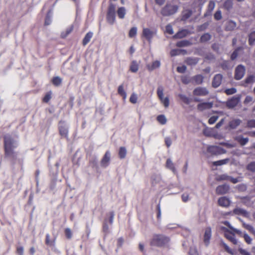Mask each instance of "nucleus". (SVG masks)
Returning <instances> with one entry per match:
<instances>
[{
    "instance_id": "f257e3e1",
    "label": "nucleus",
    "mask_w": 255,
    "mask_h": 255,
    "mask_svg": "<svg viewBox=\"0 0 255 255\" xmlns=\"http://www.w3.org/2000/svg\"><path fill=\"white\" fill-rule=\"evenodd\" d=\"M5 154L6 156L14 157L15 153L14 148L17 146V141L13 139L10 135H6L4 137Z\"/></svg>"
},
{
    "instance_id": "f03ea898",
    "label": "nucleus",
    "mask_w": 255,
    "mask_h": 255,
    "mask_svg": "<svg viewBox=\"0 0 255 255\" xmlns=\"http://www.w3.org/2000/svg\"><path fill=\"white\" fill-rule=\"evenodd\" d=\"M169 242V239L163 235H155L153 236L151 241L152 245L161 247L165 246Z\"/></svg>"
},
{
    "instance_id": "7ed1b4c3",
    "label": "nucleus",
    "mask_w": 255,
    "mask_h": 255,
    "mask_svg": "<svg viewBox=\"0 0 255 255\" xmlns=\"http://www.w3.org/2000/svg\"><path fill=\"white\" fill-rule=\"evenodd\" d=\"M116 6L113 3H110L108 7L106 19L108 22L112 25L116 20Z\"/></svg>"
},
{
    "instance_id": "20e7f679",
    "label": "nucleus",
    "mask_w": 255,
    "mask_h": 255,
    "mask_svg": "<svg viewBox=\"0 0 255 255\" xmlns=\"http://www.w3.org/2000/svg\"><path fill=\"white\" fill-rule=\"evenodd\" d=\"M178 9L176 5L167 4L162 9L161 14L163 16H169L175 13Z\"/></svg>"
},
{
    "instance_id": "39448f33",
    "label": "nucleus",
    "mask_w": 255,
    "mask_h": 255,
    "mask_svg": "<svg viewBox=\"0 0 255 255\" xmlns=\"http://www.w3.org/2000/svg\"><path fill=\"white\" fill-rule=\"evenodd\" d=\"M156 30L154 28H143L142 36L144 37L149 43H150L153 37L156 35Z\"/></svg>"
},
{
    "instance_id": "423d86ee",
    "label": "nucleus",
    "mask_w": 255,
    "mask_h": 255,
    "mask_svg": "<svg viewBox=\"0 0 255 255\" xmlns=\"http://www.w3.org/2000/svg\"><path fill=\"white\" fill-rule=\"evenodd\" d=\"M246 68L243 65H238L235 69V79L237 80H241L245 75Z\"/></svg>"
},
{
    "instance_id": "0eeeda50",
    "label": "nucleus",
    "mask_w": 255,
    "mask_h": 255,
    "mask_svg": "<svg viewBox=\"0 0 255 255\" xmlns=\"http://www.w3.org/2000/svg\"><path fill=\"white\" fill-rule=\"evenodd\" d=\"M207 151L214 155L222 154L226 153L227 152L225 149L217 146H209L208 147Z\"/></svg>"
},
{
    "instance_id": "6e6552de",
    "label": "nucleus",
    "mask_w": 255,
    "mask_h": 255,
    "mask_svg": "<svg viewBox=\"0 0 255 255\" xmlns=\"http://www.w3.org/2000/svg\"><path fill=\"white\" fill-rule=\"evenodd\" d=\"M241 100V96L237 95L229 99L226 103L227 107L229 109H232L238 105Z\"/></svg>"
},
{
    "instance_id": "1a4fd4ad",
    "label": "nucleus",
    "mask_w": 255,
    "mask_h": 255,
    "mask_svg": "<svg viewBox=\"0 0 255 255\" xmlns=\"http://www.w3.org/2000/svg\"><path fill=\"white\" fill-rule=\"evenodd\" d=\"M59 131L60 134L63 137H67L68 133V127L64 122H60L59 124Z\"/></svg>"
},
{
    "instance_id": "9d476101",
    "label": "nucleus",
    "mask_w": 255,
    "mask_h": 255,
    "mask_svg": "<svg viewBox=\"0 0 255 255\" xmlns=\"http://www.w3.org/2000/svg\"><path fill=\"white\" fill-rule=\"evenodd\" d=\"M209 91L205 87H199L196 88L193 91V94L196 96H206L209 94Z\"/></svg>"
},
{
    "instance_id": "9b49d317",
    "label": "nucleus",
    "mask_w": 255,
    "mask_h": 255,
    "mask_svg": "<svg viewBox=\"0 0 255 255\" xmlns=\"http://www.w3.org/2000/svg\"><path fill=\"white\" fill-rule=\"evenodd\" d=\"M111 160V153L107 151L100 162V165L103 168H106L110 164Z\"/></svg>"
},
{
    "instance_id": "f8f14e48",
    "label": "nucleus",
    "mask_w": 255,
    "mask_h": 255,
    "mask_svg": "<svg viewBox=\"0 0 255 255\" xmlns=\"http://www.w3.org/2000/svg\"><path fill=\"white\" fill-rule=\"evenodd\" d=\"M211 234V229L209 227L207 228L204 235V242L206 247L208 246L210 244Z\"/></svg>"
},
{
    "instance_id": "ddd939ff",
    "label": "nucleus",
    "mask_w": 255,
    "mask_h": 255,
    "mask_svg": "<svg viewBox=\"0 0 255 255\" xmlns=\"http://www.w3.org/2000/svg\"><path fill=\"white\" fill-rule=\"evenodd\" d=\"M213 106V102H204L197 105V109L199 111H203L204 110L212 108Z\"/></svg>"
},
{
    "instance_id": "4468645a",
    "label": "nucleus",
    "mask_w": 255,
    "mask_h": 255,
    "mask_svg": "<svg viewBox=\"0 0 255 255\" xmlns=\"http://www.w3.org/2000/svg\"><path fill=\"white\" fill-rule=\"evenodd\" d=\"M230 186L227 184L218 186L216 188V192L218 194H225L229 191Z\"/></svg>"
},
{
    "instance_id": "2eb2a0df",
    "label": "nucleus",
    "mask_w": 255,
    "mask_h": 255,
    "mask_svg": "<svg viewBox=\"0 0 255 255\" xmlns=\"http://www.w3.org/2000/svg\"><path fill=\"white\" fill-rule=\"evenodd\" d=\"M223 76L221 74H216L213 78L212 81V86L213 87L217 88L221 84Z\"/></svg>"
},
{
    "instance_id": "dca6fc26",
    "label": "nucleus",
    "mask_w": 255,
    "mask_h": 255,
    "mask_svg": "<svg viewBox=\"0 0 255 255\" xmlns=\"http://www.w3.org/2000/svg\"><path fill=\"white\" fill-rule=\"evenodd\" d=\"M165 167L167 169L172 171V172L174 174L177 173V170L175 168L174 163L173 162V161H172V160L170 158H168L166 160V163H165Z\"/></svg>"
},
{
    "instance_id": "f3484780",
    "label": "nucleus",
    "mask_w": 255,
    "mask_h": 255,
    "mask_svg": "<svg viewBox=\"0 0 255 255\" xmlns=\"http://www.w3.org/2000/svg\"><path fill=\"white\" fill-rule=\"evenodd\" d=\"M242 123V121L239 119H233L229 123V127L231 129H236Z\"/></svg>"
},
{
    "instance_id": "a211bd4d",
    "label": "nucleus",
    "mask_w": 255,
    "mask_h": 255,
    "mask_svg": "<svg viewBox=\"0 0 255 255\" xmlns=\"http://www.w3.org/2000/svg\"><path fill=\"white\" fill-rule=\"evenodd\" d=\"M230 200L226 197H222L218 199V204L220 206L227 207L230 204Z\"/></svg>"
},
{
    "instance_id": "6ab92c4d",
    "label": "nucleus",
    "mask_w": 255,
    "mask_h": 255,
    "mask_svg": "<svg viewBox=\"0 0 255 255\" xmlns=\"http://www.w3.org/2000/svg\"><path fill=\"white\" fill-rule=\"evenodd\" d=\"M235 139L242 146L246 145L249 140L248 137H244L241 135L236 136Z\"/></svg>"
},
{
    "instance_id": "aec40b11",
    "label": "nucleus",
    "mask_w": 255,
    "mask_h": 255,
    "mask_svg": "<svg viewBox=\"0 0 255 255\" xmlns=\"http://www.w3.org/2000/svg\"><path fill=\"white\" fill-rule=\"evenodd\" d=\"M215 7V3L214 1L211 0L209 1L206 12L205 13V16H208L211 15L212 11Z\"/></svg>"
},
{
    "instance_id": "412c9836",
    "label": "nucleus",
    "mask_w": 255,
    "mask_h": 255,
    "mask_svg": "<svg viewBox=\"0 0 255 255\" xmlns=\"http://www.w3.org/2000/svg\"><path fill=\"white\" fill-rule=\"evenodd\" d=\"M234 214L238 215H242L244 217H247L249 215L248 212L245 209L236 208L233 210Z\"/></svg>"
},
{
    "instance_id": "4be33fe9",
    "label": "nucleus",
    "mask_w": 255,
    "mask_h": 255,
    "mask_svg": "<svg viewBox=\"0 0 255 255\" xmlns=\"http://www.w3.org/2000/svg\"><path fill=\"white\" fill-rule=\"evenodd\" d=\"M151 181L152 185H156L161 181V176L159 174H153L151 176Z\"/></svg>"
},
{
    "instance_id": "5701e85b",
    "label": "nucleus",
    "mask_w": 255,
    "mask_h": 255,
    "mask_svg": "<svg viewBox=\"0 0 255 255\" xmlns=\"http://www.w3.org/2000/svg\"><path fill=\"white\" fill-rule=\"evenodd\" d=\"M192 14V11L190 9H185L182 12V20H186L189 18Z\"/></svg>"
},
{
    "instance_id": "b1692460",
    "label": "nucleus",
    "mask_w": 255,
    "mask_h": 255,
    "mask_svg": "<svg viewBox=\"0 0 255 255\" xmlns=\"http://www.w3.org/2000/svg\"><path fill=\"white\" fill-rule=\"evenodd\" d=\"M139 65L136 61H132L130 64L129 70L133 73H136L138 70Z\"/></svg>"
},
{
    "instance_id": "393cba45",
    "label": "nucleus",
    "mask_w": 255,
    "mask_h": 255,
    "mask_svg": "<svg viewBox=\"0 0 255 255\" xmlns=\"http://www.w3.org/2000/svg\"><path fill=\"white\" fill-rule=\"evenodd\" d=\"M160 66V62L158 60H156L152 62L151 65H147V69L149 71H152L154 69L157 68L159 67Z\"/></svg>"
},
{
    "instance_id": "a878e982",
    "label": "nucleus",
    "mask_w": 255,
    "mask_h": 255,
    "mask_svg": "<svg viewBox=\"0 0 255 255\" xmlns=\"http://www.w3.org/2000/svg\"><path fill=\"white\" fill-rule=\"evenodd\" d=\"M225 237L234 245L238 244V240L235 238V235L231 233L225 234Z\"/></svg>"
},
{
    "instance_id": "bb28decb",
    "label": "nucleus",
    "mask_w": 255,
    "mask_h": 255,
    "mask_svg": "<svg viewBox=\"0 0 255 255\" xmlns=\"http://www.w3.org/2000/svg\"><path fill=\"white\" fill-rule=\"evenodd\" d=\"M126 13V10L124 7H119L117 10V14L118 17L121 19H123L125 17Z\"/></svg>"
},
{
    "instance_id": "cd10ccee",
    "label": "nucleus",
    "mask_w": 255,
    "mask_h": 255,
    "mask_svg": "<svg viewBox=\"0 0 255 255\" xmlns=\"http://www.w3.org/2000/svg\"><path fill=\"white\" fill-rule=\"evenodd\" d=\"M93 33L92 32H89L86 34L85 37L84 38V39L83 40V45L85 46L86 44H87V43L88 42H89L91 38L93 36Z\"/></svg>"
},
{
    "instance_id": "c85d7f7f",
    "label": "nucleus",
    "mask_w": 255,
    "mask_h": 255,
    "mask_svg": "<svg viewBox=\"0 0 255 255\" xmlns=\"http://www.w3.org/2000/svg\"><path fill=\"white\" fill-rule=\"evenodd\" d=\"M242 202L247 206H250L252 205L253 203L251 201V197L246 196L243 197L242 198Z\"/></svg>"
},
{
    "instance_id": "c756f323",
    "label": "nucleus",
    "mask_w": 255,
    "mask_h": 255,
    "mask_svg": "<svg viewBox=\"0 0 255 255\" xmlns=\"http://www.w3.org/2000/svg\"><path fill=\"white\" fill-rule=\"evenodd\" d=\"M191 45V43L188 40H184L177 43L176 46L179 47L188 46Z\"/></svg>"
},
{
    "instance_id": "7c9ffc66",
    "label": "nucleus",
    "mask_w": 255,
    "mask_h": 255,
    "mask_svg": "<svg viewBox=\"0 0 255 255\" xmlns=\"http://www.w3.org/2000/svg\"><path fill=\"white\" fill-rule=\"evenodd\" d=\"M229 160V158H226L222 160L214 161L213 162V164L215 166H221L222 165L226 164L228 163Z\"/></svg>"
},
{
    "instance_id": "2f4dec72",
    "label": "nucleus",
    "mask_w": 255,
    "mask_h": 255,
    "mask_svg": "<svg viewBox=\"0 0 255 255\" xmlns=\"http://www.w3.org/2000/svg\"><path fill=\"white\" fill-rule=\"evenodd\" d=\"M204 77L201 75H197L193 77V80L197 85L201 84L203 83Z\"/></svg>"
},
{
    "instance_id": "473e14b6",
    "label": "nucleus",
    "mask_w": 255,
    "mask_h": 255,
    "mask_svg": "<svg viewBox=\"0 0 255 255\" xmlns=\"http://www.w3.org/2000/svg\"><path fill=\"white\" fill-rule=\"evenodd\" d=\"M211 38V35L209 33H206L202 35L200 37L201 42H206L210 40Z\"/></svg>"
},
{
    "instance_id": "72a5a7b5",
    "label": "nucleus",
    "mask_w": 255,
    "mask_h": 255,
    "mask_svg": "<svg viewBox=\"0 0 255 255\" xmlns=\"http://www.w3.org/2000/svg\"><path fill=\"white\" fill-rule=\"evenodd\" d=\"M187 31L186 30H182L174 35V37L176 38H182L187 35Z\"/></svg>"
},
{
    "instance_id": "f704fd0d",
    "label": "nucleus",
    "mask_w": 255,
    "mask_h": 255,
    "mask_svg": "<svg viewBox=\"0 0 255 255\" xmlns=\"http://www.w3.org/2000/svg\"><path fill=\"white\" fill-rule=\"evenodd\" d=\"M255 42V31H252L249 35V43L253 45Z\"/></svg>"
},
{
    "instance_id": "c9c22d12",
    "label": "nucleus",
    "mask_w": 255,
    "mask_h": 255,
    "mask_svg": "<svg viewBox=\"0 0 255 255\" xmlns=\"http://www.w3.org/2000/svg\"><path fill=\"white\" fill-rule=\"evenodd\" d=\"M255 82V76L250 75L248 76L245 80V83L246 84H253Z\"/></svg>"
},
{
    "instance_id": "e433bc0d",
    "label": "nucleus",
    "mask_w": 255,
    "mask_h": 255,
    "mask_svg": "<svg viewBox=\"0 0 255 255\" xmlns=\"http://www.w3.org/2000/svg\"><path fill=\"white\" fill-rule=\"evenodd\" d=\"M157 121L161 125H165L167 122V119L163 115H160L157 116Z\"/></svg>"
},
{
    "instance_id": "4c0bfd02",
    "label": "nucleus",
    "mask_w": 255,
    "mask_h": 255,
    "mask_svg": "<svg viewBox=\"0 0 255 255\" xmlns=\"http://www.w3.org/2000/svg\"><path fill=\"white\" fill-rule=\"evenodd\" d=\"M198 61L199 59L196 58H189L186 60L187 64L190 65H195Z\"/></svg>"
},
{
    "instance_id": "58836bf2",
    "label": "nucleus",
    "mask_w": 255,
    "mask_h": 255,
    "mask_svg": "<svg viewBox=\"0 0 255 255\" xmlns=\"http://www.w3.org/2000/svg\"><path fill=\"white\" fill-rule=\"evenodd\" d=\"M119 155L121 158H125L127 155V149L124 147H121L119 152Z\"/></svg>"
},
{
    "instance_id": "ea45409f",
    "label": "nucleus",
    "mask_w": 255,
    "mask_h": 255,
    "mask_svg": "<svg viewBox=\"0 0 255 255\" xmlns=\"http://www.w3.org/2000/svg\"><path fill=\"white\" fill-rule=\"evenodd\" d=\"M118 93L123 97L124 99H126L127 94L124 90V87L123 85L119 86L118 88Z\"/></svg>"
},
{
    "instance_id": "a19ab883",
    "label": "nucleus",
    "mask_w": 255,
    "mask_h": 255,
    "mask_svg": "<svg viewBox=\"0 0 255 255\" xmlns=\"http://www.w3.org/2000/svg\"><path fill=\"white\" fill-rule=\"evenodd\" d=\"M73 30V26L72 25H71L69 27H68L65 31L61 33V36L63 38L66 37L68 34H69Z\"/></svg>"
},
{
    "instance_id": "79ce46f5",
    "label": "nucleus",
    "mask_w": 255,
    "mask_h": 255,
    "mask_svg": "<svg viewBox=\"0 0 255 255\" xmlns=\"http://www.w3.org/2000/svg\"><path fill=\"white\" fill-rule=\"evenodd\" d=\"M246 168L248 170L253 172H255V161H253L249 163Z\"/></svg>"
},
{
    "instance_id": "37998d69",
    "label": "nucleus",
    "mask_w": 255,
    "mask_h": 255,
    "mask_svg": "<svg viewBox=\"0 0 255 255\" xmlns=\"http://www.w3.org/2000/svg\"><path fill=\"white\" fill-rule=\"evenodd\" d=\"M236 27V23L232 20L228 22L227 29L228 30H233Z\"/></svg>"
},
{
    "instance_id": "c03bdc74",
    "label": "nucleus",
    "mask_w": 255,
    "mask_h": 255,
    "mask_svg": "<svg viewBox=\"0 0 255 255\" xmlns=\"http://www.w3.org/2000/svg\"><path fill=\"white\" fill-rule=\"evenodd\" d=\"M137 27H132L129 31L128 33V36L130 38L134 37L135 36L137 33Z\"/></svg>"
},
{
    "instance_id": "a18cd8bd",
    "label": "nucleus",
    "mask_w": 255,
    "mask_h": 255,
    "mask_svg": "<svg viewBox=\"0 0 255 255\" xmlns=\"http://www.w3.org/2000/svg\"><path fill=\"white\" fill-rule=\"evenodd\" d=\"M230 176L224 174L222 175H218L216 177V180L217 181H222V180H229Z\"/></svg>"
},
{
    "instance_id": "49530a36",
    "label": "nucleus",
    "mask_w": 255,
    "mask_h": 255,
    "mask_svg": "<svg viewBox=\"0 0 255 255\" xmlns=\"http://www.w3.org/2000/svg\"><path fill=\"white\" fill-rule=\"evenodd\" d=\"M186 52V51L185 50H181V49H172L170 51V55L171 56H174L176 55H179L182 52Z\"/></svg>"
},
{
    "instance_id": "de8ad7c7",
    "label": "nucleus",
    "mask_w": 255,
    "mask_h": 255,
    "mask_svg": "<svg viewBox=\"0 0 255 255\" xmlns=\"http://www.w3.org/2000/svg\"><path fill=\"white\" fill-rule=\"evenodd\" d=\"M178 97L185 104H189L190 103V100L189 98L183 94H179Z\"/></svg>"
},
{
    "instance_id": "09e8293b",
    "label": "nucleus",
    "mask_w": 255,
    "mask_h": 255,
    "mask_svg": "<svg viewBox=\"0 0 255 255\" xmlns=\"http://www.w3.org/2000/svg\"><path fill=\"white\" fill-rule=\"evenodd\" d=\"M233 6V2L231 0H227L224 3V7L227 10L230 9Z\"/></svg>"
},
{
    "instance_id": "8fccbe9b",
    "label": "nucleus",
    "mask_w": 255,
    "mask_h": 255,
    "mask_svg": "<svg viewBox=\"0 0 255 255\" xmlns=\"http://www.w3.org/2000/svg\"><path fill=\"white\" fill-rule=\"evenodd\" d=\"M51 22V14H50V11H49L47 14L45 20V25H48Z\"/></svg>"
},
{
    "instance_id": "3c124183",
    "label": "nucleus",
    "mask_w": 255,
    "mask_h": 255,
    "mask_svg": "<svg viewBox=\"0 0 255 255\" xmlns=\"http://www.w3.org/2000/svg\"><path fill=\"white\" fill-rule=\"evenodd\" d=\"M236 92H237V89L235 88L227 89L225 90V93L228 95L234 94L236 93Z\"/></svg>"
},
{
    "instance_id": "603ef678",
    "label": "nucleus",
    "mask_w": 255,
    "mask_h": 255,
    "mask_svg": "<svg viewBox=\"0 0 255 255\" xmlns=\"http://www.w3.org/2000/svg\"><path fill=\"white\" fill-rule=\"evenodd\" d=\"M243 226L244 227L248 230H249L250 232H251V233H252L253 234H255V229L253 227V226H252L251 225H249V224H245V223H244L243 224Z\"/></svg>"
},
{
    "instance_id": "864d4df0",
    "label": "nucleus",
    "mask_w": 255,
    "mask_h": 255,
    "mask_svg": "<svg viewBox=\"0 0 255 255\" xmlns=\"http://www.w3.org/2000/svg\"><path fill=\"white\" fill-rule=\"evenodd\" d=\"M165 108H167L169 105V100L167 97L163 98L160 100Z\"/></svg>"
},
{
    "instance_id": "5fc2aeb1",
    "label": "nucleus",
    "mask_w": 255,
    "mask_h": 255,
    "mask_svg": "<svg viewBox=\"0 0 255 255\" xmlns=\"http://www.w3.org/2000/svg\"><path fill=\"white\" fill-rule=\"evenodd\" d=\"M91 166L93 167L97 168L98 167V159L95 157L93 158L90 161Z\"/></svg>"
},
{
    "instance_id": "6e6d98bb",
    "label": "nucleus",
    "mask_w": 255,
    "mask_h": 255,
    "mask_svg": "<svg viewBox=\"0 0 255 255\" xmlns=\"http://www.w3.org/2000/svg\"><path fill=\"white\" fill-rule=\"evenodd\" d=\"M247 127L249 128H255V120H250L247 122Z\"/></svg>"
},
{
    "instance_id": "4d7b16f0",
    "label": "nucleus",
    "mask_w": 255,
    "mask_h": 255,
    "mask_svg": "<svg viewBox=\"0 0 255 255\" xmlns=\"http://www.w3.org/2000/svg\"><path fill=\"white\" fill-rule=\"evenodd\" d=\"M137 97L136 94L132 93L129 98L130 102L132 104H135L137 102Z\"/></svg>"
},
{
    "instance_id": "13d9d810",
    "label": "nucleus",
    "mask_w": 255,
    "mask_h": 255,
    "mask_svg": "<svg viewBox=\"0 0 255 255\" xmlns=\"http://www.w3.org/2000/svg\"><path fill=\"white\" fill-rule=\"evenodd\" d=\"M241 49V47L238 48L237 49H236L232 54L231 56V59L232 60H235L238 55V51Z\"/></svg>"
},
{
    "instance_id": "bf43d9fd",
    "label": "nucleus",
    "mask_w": 255,
    "mask_h": 255,
    "mask_svg": "<svg viewBox=\"0 0 255 255\" xmlns=\"http://www.w3.org/2000/svg\"><path fill=\"white\" fill-rule=\"evenodd\" d=\"M243 237L248 244H251L252 239L246 233L244 234Z\"/></svg>"
},
{
    "instance_id": "052dcab7",
    "label": "nucleus",
    "mask_w": 255,
    "mask_h": 255,
    "mask_svg": "<svg viewBox=\"0 0 255 255\" xmlns=\"http://www.w3.org/2000/svg\"><path fill=\"white\" fill-rule=\"evenodd\" d=\"M222 17L221 11L220 10H217L214 14V18L217 20H219L221 19Z\"/></svg>"
},
{
    "instance_id": "680f3d73",
    "label": "nucleus",
    "mask_w": 255,
    "mask_h": 255,
    "mask_svg": "<svg viewBox=\"0 0 255 255\" xmlns=\"http://www.w3.org/2000/svg\"><path fill=\"white\" fill-rule=\"evenodd\" d=\"M52 82L56 86L59 85L61 83V79L59 77H56L53 79Z\"/></svg>"
},
{
    "instance_id": "e2e57ef3",
    "label": "nucleus",
    "mask_w": 255,
    "mask_h": 255,
    "mask_svg": "<svg viewBox=\"0 0 255 255\" xmlns=\"http://www.w3.org/2000/svg\"><path fill=\"white\" fill-rule=\"evenodd\" d=\"M157 95L159 99H161L163 97V90L161 87H158L157 91Z\"/></svg>"
},
{
    "instance_id": "0e129e2a",
    "label": "nucleus",
    "mask_w": 255,
    "mask_h": 255,
    "mask_svg": "<svg viewBox=\"0 0 255 255\" xmlns=\"http://www.w3.org/2000/svg\"><path fill=\"white\" fill-rule=\"evenodd\" d=\"M218 116H213L211 117L208 121V123L210 125H212L214 124L218 119Z\"/></svg>"
},
{
    "instance_id": "69168bd1",
    "label": "nucleus",
    "mask_w": 255,
    "mask_h": 255,
    "mask_svg": "<svg viewBox=\"0 0 255 255\" xmlns=\"http://www.w3.org/2000/svg\"><path fill=\"white\" fill-rule=\"evenodd\" d=\"M209 24L207 22H205L203 24L198 26V29L199 31H203L205 30L208 26Z\"/></svg>"
},
{
    "instance_id": "338daca9",
    "label": "nucleus",
    "mask_w": 255,
    "mask_h": 255,
    "mask_svg": "<svg viewBox=\"0 0 255 255\" xmlns=\"http://www.w3.org/2000/svg\"><path fill=\"white\" fill-rule=\"evenodd\" d=\"M165 29L166 32L169 33V34H172L174 32L172 27L170 24H168L166 25Z\"/></svg>"
},
{
    "instance_id": "774afa93",
    "label": "nucleus",
    "mask_w": 255,
    "mask_h": 255,
    "mask_svg": "<svg viewBox=\"0 0 255 255\" xmlns=\"http://www.w3.org/2000/svg\"><path fill=\"white\" fill-rule=\"evenodd\" d=\"M65 233L67 238L70 239L72 238V232L69 228H66L65 229Z\"/></svg>"
}]
</instances>
